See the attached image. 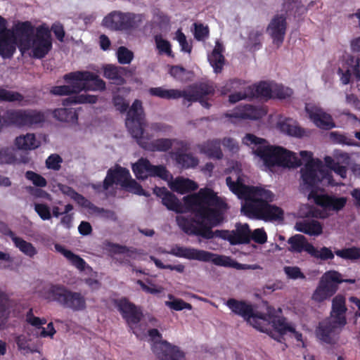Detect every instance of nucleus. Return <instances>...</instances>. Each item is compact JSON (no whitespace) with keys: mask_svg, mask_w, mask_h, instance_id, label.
<instances>
[{"mask_svg":"<svg viewBox=\"0 0 360 360\" xmlns=\"http://www.w3.org/2000/svg\"><path fill=\"white\" fill-rule=\"evenodd\" d=\"M226 185L230 191L245 202L241 207V212L253 219L265 221H276L283 218L281 208L269 204L274 198V193L265 188L247 186L238 178L236 181L231 176L226 179Z\"/></svg>","mask_w":360,"mask_h":360,"instance_id":"nucleus-1","label":"nucleus"},{"mask_svg":"<svg viewBox=\"0 0 360 360\" xmlns=\"http://www.w3.org/2000/svg\"><path fill=\"white\" fill-rule=\"evenodd\" d=\"M125 124L129 134L144 150L151 152H167L174 145L175 150H188L189 149L188 142L177 139L160 138L150 141V136H144L145 113L142 102L139 99H136L129 109Z\"/></svg>","mask_w":360,"mask_h":360,"instance_id":"nucleus-2","label":"nucleus"},{"mask_svg":"<svg viewBox=\"0 0 360 360\" xmlns=\"http://www.w3.org/2000/svg\"><path fill=\"white\" fill-rule=\"evenodd\" d=\"M266 141L254 134H248L243 139V143L248 146H257L255 153L259 157L264 165L268 167L281 166L285 167H297L302 165L301 160L295 153L281 146H263Z\"/></svg>","mask_w":360,"mask_h":360,"instance_id":"nucleus-3","label":"nucleus"},{"mask_svg":"<svg viewBox=\"0 0 360 360\" xmlns=\"http://www.w3.org/2000/svg\"><path fill=\"white\" fill-rule=\"evenodd\" d=\"M198 194L200 207L196 210V218L210 221L212 225L221 224L224 213L228 208L226 202L207 187L200 188Z\"/></svg>","mask_w":360,"mask_h":360,"instance_id":"nucleus-4","label":"nucleus"},{"mask_svg":"<svg viewBox=\"0 0 360 360\" xmlns=\"http://www.w3.org/2000/svg\"><path fill=\"white\" fill-rule=\"evenodd\" d=\"M169 254L178 257H182L190 260H198L204 262H212L214 264L225 267H237L241 269H257V265H247L238 264L228 256L220 255L203 250L193 248H186L176 245L172 247Z\"/></svg>","mask_w":360,"mask_h":360,"instance_id":"nucleus-5","label":"nucleus"},{"mask_svg":"<svg viewBox=\"0 0 360 360\" xmlns=\"http://www.w3.org/2000/svg\"><path fill=\"white\" fill-rule=\"evenodd\" d=\"M46 300L57 302L65 309L72 311H82L86 309V299L80 292L72 291L60 284L51 285L45 292Z\"/></svg>","mask_w":360,"mask_h":360,"instance_id":"nucleus-6","label":"nucleus"},{"mask_svg":"<svg viewBox=\"0 0 360 360\" xmlns=\"http://www.w3.org/2000/svg\"><path fill=\"white\" fill-rule=\"evenodd\" d=\"M301 177L304 184L311 190L318 188L320 185L323 186L338 185L333 179L331 172L326 169L319 160L307 162L304 167L301 169Z\"/></svg>","mask_w":360,"mask_h":360,"instance_id":"nucleus-7","label":"nucleus"},{"mask_svg":"<svg viewBox=\"0 0 360 360\" xmlns=\"http://www.w3.org/2000/svg\"><path fill=\"white\" fill-rule=\"evenodd\" d=\"M113 184L119 185L124 190L134 194L146 195L142 186L131 178L129 169L119 165L108 170L103 184V189L108 190Z\"/></svg>","mask_w":360,"mask_h":360,"instance_id":"nucleus-8","label":"nucleus"},{"mask_svg":"<svg viewBox=\"0 0 360 360\" xmlns=\"http://www.w3.org/2000/svg\"><path fill=\"white\" fill-rule=\"evenodd\" d=\"M342 283H354L352 278L342 279L340 273L336 271H326L321 277L319 284L312 295V299L321 302L332 297Z\"/></svg>","mask_w":360,"mask_h":360,"instance_id":"nucleus-9","label":"nucleus"},{"mask_svg":"<svg viewBox=\"0 0 360 360\" xmlns=\"http://www.w3.org/2000/svg\"><path fill=\"white\" fill-rule=\"evenodd\" d=\"M144 18L143 14L113 11L105 17V25L112 30L130 31L138 27Z\"/></svg>","mask_w":360,"mask_h":360,"instance_id":"nucleus-10","label":"nucleus"},{"mask_svg":"<svg viewBox=\"0 0 360 360\" xmlns=\"http://www.w3.org/2000/svg\"><path fill=\"white\" fill-rule=\"evenodd\" d=\"M45 120L44 112L32 109L8 110L4 116V120L8 124L19 127L41 124Z\"/></svg>","mask_w":360,"mask_h":360,"instance_id":"nucleus-11","label":"nucleus"},{"mask_svg":"<svg viewBox=\"0 0 360 360\" xmlns=\"http://www.w3.org/2000/svg\"><path fill=\"white\" fill-rule=\"evenodd\" d=\"M70 85H62L53 86L50 91L51 94L56 96H70L65 98L63 103L64 105L77 103H96L98 96L89 94H79L81 92L79 82L72 81Z\"/></svg>","mask_w":360,"mask_h":360,"instance_id":"nucleus-12","label":"nucleus"},{"mask_svg":"<svg viewBox=\"0 0 360 360\" xmlns=\"http://www.w3.org/2000/svg\"><path fill=\"white\" fill-rule=\"evenodd\" d=\"M53 42L51 30L46 24L36 27V32L31 41L32 56L34 58H44L52 49Z\"/></svg>","mask_w":360,"mask_h":360,"instance_id":"nucleus-13","label":"nucleus"},{"mask_svg":"<svg viewBox=\"0 0 360 360\" xmlns=\"http://www.w3.org/2000/svg\"><path fill=\"white\" fill-rule=\"evenodd\" d=\"M66 82L77 81L79 82L81 91H104L106 88L105 82L97 75L89 71H77L64 75Z\"/></svg>","mask_w":360,"mask_h":360,"instance_id":"nucleus-14","label":"nucleus"},{"mask_svg":"<svg viewBox=\"0 0 360 360\" xmlns=\"http://www.w3.org/2000/svg\"><path fill=\"white\" fill-rule=\"evenodd\" d=\"M226 306L233 313L243 317L255 328L262 332L265 330L259 323L262 313L255 312L252 304L247 303L245 301L230 298L226 302Z\"/></svg>","mask_w":360,"mask_h":360,"instance_id":"nucleus-15","label":"nucleus"},{"mask_svg":"<svg viewBox=\"0 0 360 360\" xmlns=\"http://www.w3.org/2000/svg\"><path fill=\"white\" fill-rule=\"evenodd\" d=\"M115 304L129 327L131 330H135L143 317L141 309L127 297L116 300Z\"/></svg>","mask_w":360,"mask_h":360,"instance_id":"nucleus-16","label":"nucleus"},{"mask_svg":"<svg viewBox=\"0 0 360 360\" xmlns=\"http://www.w3.org/2000/svg\"><path fill=\"white\" fill-rule=\"evenodd\" d=\"M132 170L139 179H146L148 176H158L167 179L168 171L164 165H153L146 158H141L132 165Z\"/></svg>","mask_w":360,"mask_h":360,"instance_id":"nucleus-17","label":"nucleus"},{"mask_svg":"<svg viewBox=\"0 0 360 360\" xmlns=\"http://www.w3.org/2000/svg\"><path fill=\"white\" fill-rule=\"evenodd\" d=\"M36 29L30 21L16 22L11 33L17 41L19 50L23 53L31 49V41Z\"/></svg>","mask_w":360,"mask_h":360,"instance_id":"nucleus-18","label":"nucleus"},{"mask_svg":"<svg viewBox=\"0 0 360 360\" xmlns=\"http://www.w3.org/2000/svg\"><path fill=\"white\" fill-rule=\"evenodd\" d=\"M151 349L159 360H186L184 352L166 340L154 342Z\"/></svg>","mask_w":360,"mask_h":360,"instance_id":"nucleus-19","label":"nucleus"},{"mask_svg":"<svg viewBox=\"0 0 360 360\" xmlns=\"http://www.w3.org/2000/svg\"><path fill=\"white\" fill-rule=\"evenodd\" d=\"M346 319L334 320L331 318L319 323L316 329V336L322 342L332 345L334 344L333 336L338 330H340L346 324Z\"/></svg>","mask_w":360,"mask_h":360,"instance_id":"nucleus-20","label":"nucleus"},{"mask_svg":"<svg viewBox=\"0 0 360 360\" xmlns=\"http://www.w3.org/2000/svg\"><path fill=\"white\" fill-rule=\"evenodd\" d=\"M215 89L212 84L200 83L191 86L189 91H184L183 98L190 102L198 101L205 108H210V104L205 98L207 96L214 95Z\"/></svg>","mask_w":360,"mask_h":360,"instance_id":"nucleus-21","label":"nucleus"},{"mask_svg":"<svg viewBox=\"0 0 360 360\" xmlns=\"http://www.w3.org/2000/svg\"><path fill=\"white\" fill-rule=\"evenodd\" d=\"M310 195L314 198L316 205L326 210L338 212L342 210L347 203L345 197L317 194L313 191L311 192Z\"/></svg>","mask_w":360,"mask_h":360,"instance_id":"nucleus-22","label":"nucleus"},{"mask_svg":"<svg viewBox=\"0 0 360 360\" xmlns=\"http://www.w3.org/2000/svg\"><path fill=\"white\" fill-rule=\"evenodd\" d=\"M286 28V18L283 15H275L267 27V32L277 47L281 46L284 41Z\"/></svg>","mask_w":360,"mask_h":360,"instance_id":"nucleus-23","label":"nucleus"},{"mask_svg":"<svg viewBox=\"0 0 360 360\" xmlns=\"http://www.w3.org/2000/svg\"><path fill=\"white\" fill-rule=\"evenodd\" d=\"M305 110L310 120L317 127L329 130L335 127L332 116L324 112L322 109L307 105Z\"/></svg>","mask_w":360,"mask_h":360,"instance_id":"nucleus-24","label":"nucleus"},{"mask_svg":"<svg viewBox=\"0 0 360 360\" xmlns=\"http://www.w3.org/2000/svg\"><path fill=\"white\" fill-rule=\"evenodd\" d=\"M188 218L184 216H177L176 222L179 228L189 236H198L201 237L205 219L199 218Z\"/></svg>","mask_w":360,"mask_h":360,"instance_id":"nucleus-25","label":"nucleus"},{"mask_svg":"<svg viewBox=\"0 0 360 360\" xmlns=\"http://www.w3.org/2000/svg\"><path fill=\"white\" fill-rule=\"evenodd\" d=\"M265 115V111L259 107L246 104L237 106L232 113L226 114L227 117L243 120H259Z\"/></svg>","mask_w":360,"mask_h":360,"instance_id":"nucleus-26","label":"nucleus"},{"mask_svg":"<svg viewBox=\"0 0 360 360\" xmlns=\"http://www.w3.org/2000/svg\"><path fill=\"white\" fill-rule=\"evenodd\" d=\"M17 41L10 30L0 32V56L4 58H11L16 50Z\"/></svg>","mask_w":360,"mask_h":360,"instance_id":"nucleus-27","label":"nucleus"},{"mask_svg":"<svg viewBox=\"0 0 360 360\" xmlns=\"http://www.w3.org/2000/svg\"><path fill=\"white\" fill-rule=\"evenodd\" d=\"M261 322L271 323L273 328L281 335H285L288 332H295V328L287 323L286 319L283 316H277L270 314H261Z\"/></svg>","mask_w":360,"mask_h":360,"instance_id":"nucleus-28","label":"nucleus"},{"mask_svg":"<svg viewBox=\"0 0 360 360\" xmlns=\"http://www.w3.org/2000/svg\"><path fill=\"white\" fill-rule=\"evenodd\" d=\"M290 247L288 250L292 253H301L303 251L308 254L314 252V246L308 242L305 236L301 234H295L288 240Z\"/></svg>","mask_w":360,"mask_h":360,"instance_id":"nucleus-29","label":"nucleus"},{"mask_svg":"<svg viewBox=\"0 0 360 360\" xmlns=\"http://www.w3.org/2000/svg\"><path fill=\"white\" fill-rule=\"evenodd\" d=\"M186 150L176 149L175 152L172 153V157L175 160L176 165L183 169L194 168L198 163L199 160L192 153H185Z\"/></svg>","mask_w":360,"mask_h":360,"instance_id":"nucleus-30","label":"nucleus"},{"mask_svg":"<svg viewBox=\"0 0 360 360\" xmlns=\"http://www.w3.org/2000/svg\"><path fill=\"white\" fill-rule=\"evenodd\" d=\"M251 240L250 229L248 224L237 226L231 233L229 241L231 245L248 244Z\"/></svg>","mask_w":360,"mask_h":360,"instance_id":"nucleus-31","label":"nucleus"},{"mask_svg":"<svg viewBox=\"0 0 360 360\" xmlns=\"http://www.w3.org/2000/svg\"><path fill=\"white\" fill-rule=\"evenodd\" d=\"M125 74L126 68L120 66L107 65L103 70L104 77L112 80L117 85H122L125 83L124 78Z\"/></svg>","mask_w":360,"mask_h":360,"instance_id":"nucleus-32","label":"nucleus"},{"mask_svg":"<svg viewBox=\"0 0 360 360\" xmlns=\"http://www.w3.org/2000/svg\"><path fill=\"white\" fill-rule=\"evenodd\" d=\"M220 146L221 140H209L200 146V150L209 158L220 160L223 157Z\"/></svg>","mask_w":360,"mask_h":360,"instance_id":"nucleus-33","label":"nucleus"},{"mask_svg":"<svg viewBox=\"0 0 360 360\" xmlns=\"http://www.w3.org/2000/svg\"><path fill=\"white\" fill-rule=\"evenodd\" d=\"M55 250L61 253L72 265L75 266L79 271H84L86 268V263L80 256L75 254L71 250L65 248L64 246L56 243L54 245Z\"/></svg>","mask_w":360,"mask_h":360,"instance_id":"nucleus-34","label":"nucleus"},{"mask_svg":"<svg viewBox=\"0 0 360 360\" xmlns=\"http://www.w3.org/2000/svg\"><path fill=\"white\" fill-rule=\"evenodd\" d=\"M53 117L59 122L69 124H77L78 114L74 108H60L53 110Z\"/></svg>","mask_w":360,"mask_h":360,"instance_id":"nucleus-35","label":"nucleus"},{"mask_svg":"<svg viewBox=\"0 0 360 360\" xmlns=\"http://www.w3.org/2000/svg\"><path fill=\"white\" fill-rule=\"evenodd\" d=\"M15 145L18 149L30 150L37 148L40 146V141L37 140L34 134L27 133L25 135L16 137Z\"/></svg>","mask_w":360,"mask_h":360,"instance_id":"nucleus-36","label":"nucleus"},{"mask_svg":"<svg viewBox=\"0 0 360 360\" xmlns=\"http://www.w3.org/2000/svg\"><path fill=\"white\" fill-rule=\"evenodd\" d=\"M296 229L300 232L309 236H319L323 232L321 224L314 219L297 223Z\"/></svg>","mask_w":360,"mask_h":360,"instance_id":"nucleus-37","label":"nucleus"},{"mask_svg":"<svg viewBox=\"0 0 360 360\" xmlns=\"http://www.w3.org/2000/svg\"><path fill=\"white\" fill-rule=\"evenodd\" d=\"M220 224L212 225L210 221H205V225L201 233V237L205 239H212L214 238H220L229 240L231 237V233L227 230H216L213 231V227L219 226Z\"/></svg>","mask_w":360,"mask_h":360,"instance_id":"nucleus-38","label":"nucleus"},{"mask_svg":"<svg viewBox=\"0 0 360 360\" xmlns=\"http://www.w3.org/2000/svg\"><path fill=\"white\" fill-rule=\"evenodd\" d=\"M250 96L264 98H272L273 86L266 82H260L258 84L248 87Z\"/></svg>","mask_w":360,"mask_h":360,"instance_id":"nucleus-39","label":"nucleus"},{"mask_svg":"<svg viewBox=\"0 0 360 360\" xmlns=\"http://www.w3.org/2000/svg\"><path fill=\"white\" fill-rule=\"evenodd\" d=\"M11 307L8 295L0 289V328L4 327L8 321Z\"/></svg>","mask_w":360,"mask_h":360,"instance_id":"nucleus-40","label":"nucleus"},{"mask_svg":"<svg viewBox=\"0 0 360 360\" xmlns=\"http://www.w3.org/2000/svg\"><path fill=\"white\" fill-rule=\"evenodd\" d=\"M148 93L152 96L165 99H174L183 97L184 91L177 89H165L162 87H151L148 89Z\"/></svg>","mask_w":360,"mask_h":360,"instance_id":"nucleus-41","label":"nucleus"},{"mask_svg":"<svg viewBox=\"0 0 360 360\" xmlns=\"http://www.w3.org/2000/svg\"><path fill=\"white\" fill-rule=\"evenodd\" d=\"M347 308L345 307V298L344 296L338 295L333 299L332 302V311L331 319L334 320H339V319H346L345 314Z\"/></svg>","mask_w":360,"mask_h":360,"instance_id":"nucleus-42","label":"nucleus"},{"mask_svg":"<svg viewBox=\"0 0 360 360\" xmlns=\"http://www.w3.org/2000/svg\"><path fill=\"white\" fill-rule=\"evenodd\" d=\"M329 137L330 141L335 144L360 147V143L355 141L352 136L347 135V134L334 131L330 132Z\"/></svg>","mask_w":360,"mask_h":360,"instance_id":"nucleus-43","label":"nucleus"},{"mask_svg":"<svg viewBox=\"0 0 360 360\" xmlns=\"http://www.w3.org/2000/svg\"><path fill=\"white\" fill-rule=\"evenodd\" d=\"M198 188L197 184L189 179H176L172 184L171 188L181 194L193 191Z\"/></svg>","mask_w":360,"mask_h":360,"instance_id":"nucleus-44","label":"nucleus"},{"mask_svg":"<svg viewBox=\"0 0 360 360\" xmlns=\"http://www.w3.org/2000/svg\"><path fill=\"white\" fill-rule=\"evenodd\" d=\"M278 128L281 131L296 137H302L304 133V131L301 127L292 124L291 120L280 122L278 123Z\"/></svg>","mask_w":360,"mask_h":360,"instance_id":"nucleus-45","label":"nucleus"},{"mask_svg":"<svg viewBox=\"0 0 360 360\" xmlns=\"http://www.w3.org/2000/svg\"><path fill=\"white\" fill-rule=\"evenodd\" d=\"M162 203L169 210L176 213L184 212V205L172 192L162 198Z\"/></svg>","mask_w":360,"mask_h":360,"instance_id":"nucleus-46","label":"nucleus"},{"mask_svg":"<svg viewBox=\"0 0 360 360\" xmlns=\"http://www.w3.org/2000/svg\"><path fill=\"white\" fill-rule=\"evenodd\" d=\"M104 249L111 254H126L129 257H131L132 254L136 252V250H131L126 245H120L117 243H113L110 241H105L103 243Z\"/></svg>","mask_w":360,"mask_h":360,"instance_id":"nucleus-47","label":"nucleus"},{"mask_svg":"<svg viewBox=\"0 0 360 360\" xmlns=\"http://www.w3.org/2000/svg\"><path fill=\"white\" fill-rule=\"evenodd\" d=\"M13 242L16 248H18L25 255L33 257L37 251L31 243L27 242L20 237L13 238Z\"/></svg>","mask_w":360,"mask_h":360,"instance_id":"nucleus-48","label":"nucleus"},{"mask_svg":"<svg viewBox=\"0 0 360 360\" xmlns=\"http://www.w3.org/2000/svg\"><path fill=\"white\" fill-rule=\"evenodd\" d=\"M335 254L345 259L357 260L360 259V248L351 247L335 251Z\"/></svg>","mask_w":360,"mask_h":360,"instance_id":"nucleus-49","label":"nucleus"},{"mask_svg":"<svg viewBox=\"0 0 360 360\" xmlns=\"http://www.w3.org/2000/svg\"><path fill=\"white\" fill-rule=\"evenodd\" d=\"M208 60L215 73H220L223 69L225 58L223 54H215L214 52L208 56Z\"/></svg>","mask_w":360,"mask_h":360,"instance_id":"nucleus-50","label":"nucleus"},{"mask_svg":"<svg viewBox=\"0 0 360 360\" xmlns=\"http://www.w3.org/2000/svg\"><path fill=\"white\" fill-rule=\"evenodd\" d=\"M23 99V96L18 92L11 91L0 88V101L21 102Z\"/></svg>","mask_w":360,"mask_h":360,"instance_id":"nucleus-51","label":"nucleus"},{"mask_svg":"<svg viewBox=\"0 0 360 360\" xmlns=\"http://www.w3.org/2000/svg\"><path fill=\"white\" fill-rule=\"evenodd\" d=\"M262 31L252 30L248 35V44L250 46V50L255 51L262 47L261 37L262 36Z\"/></svg>","mask_w":360,"mask_h":360,"instance_id":"nucleus-52","label":"nucleus"},{"mask_svg":"<svg viewBox=\"0 0 360 360\" xmlns=\"http://www.w3.org/2000/svg\"><path fill=\"white\" fill-rule=\"evenodd\" d=\"M245 82L239 79H233L229 80L223 86L219 89L221 95L225 96L233 90L240 89Z\"/></svg>","mask_w":360,"mask_h":360,"instance_id":"nucleus-53","label":"nucleus"},{"mask_svg":"<svg viewBox=\"0 0 360 360\" xmlns=\"http://www.w3.org/2000/svg\"><path fill=\"white\" fill-rule=\"evenodd\" d=\"M292 94V90L289 87H285L283 85L278 84L273 86L272 98L285 99L290 97Z\"/></svg>","mask_w":360,"mask_h":360,"instance_id":"nucleus-54","label":"nucleus"},{"mask_svg":"<svg viewBox=\"0 0 360 360\" xmlns=\"http://www.w3.org/2000/svg\"><path fill=\"white\" fill-rule=\"evenodd\" d=\"M184 205L188 210H192L196 217V210L200 207V201L198 193L184 198Z\"/></svg>","mask_w":360,"mask_h":360,"instance_id":"nucleus-55","label":"nucleus"},{"mask_svg":"<svg viewBox=\"0 0 360 360\" xmlns=\"http://www.w3.org/2000/svg\"><path fill=\"white\" fill-rule=\"evenodd\" d=\"M155 41L157 49L160 53H164L168 56H172L171 44L169 41L162 39L161 36L158 35L155 37Z\"/></svg>","mask_w":360,"mask_h":360,"instance_id":"nucleus-56","label":"nucleus"},{"mask_svg":"<svg viewBox=\"0 0 360 360\" xmlns=\"http://www.w3.org/2000/svg\"><path fill=\"white\" fill-rule=\"evenodd\" d=\"M310 255L314 258L320 259L323 261L333 259L334 258V253L329 248L327 247H323L320 249V250H318L314 247V252L310 254Z\"/></svg>","mask_w":360,"mask_h":360,"instance_id":"nucleus-57","label":"nucleus"},{"mask_svg":"<svg viewBox=\"0 0 360 360\" xmlns=\"http://www.w3.org/2000/svg\"><path fill=\"white\" fill-rule=\"evenodd\" d=\"M118 62L120 64H129L133 59L134 54L127 48L120 46L117 52Z\"/></svg>","mask_w":360,"mask_h":360,"instance_id":"nucleus-58","label":"nucleus"},{"mask_svg":"<svg viewBox=\"0 0 360 360\" xmlns=\"http://www.w3.org/2000/svg\"><path fill=\"white\" fill-rule=\"evenodd\" d=\"M25 177L28 180L31 181L33 184L37 187H45L47 185L46 179L34 172H26Z\"/></svg>","mask_w":360,"mask_h":360,"instance_id":"nucleus-59","label":"nucleus"},{"mask_svg":"<svg viewBox=\"0 0 360 360\" xmlns=\"http://www.w3.org/2000/svg\"><path fill=\"white\" fill-rule=\"evenodd\" d=\"M194 37L198 41L205 40L210 34L209 27L201 23H194Z\"/></svg>","mask_w":360,"mask_h":360,"instance_id":"nucleus-60","label":"nucleus"},{"mask_svg":"<svg viewBox=\"0 0 360 360\" xmlns=\"http://www.w3.org/2000/svg\"><path fill=\"white\" fill-rule=\"evenodd\" d=\"M165 305L175 311H181L183 309H192V305L184 302L181 299H175L173 301H166Z\"/></svg>","mask_w":360,"mask_h":360,"instance_id":"nucleus-61","label":"nucleus"},{"mask_svg":"<svg viewBox=\"0 0 360 360\" xmlns=\"http://www.w3.org/2000/svg\"><path fill=\"white\" fill-rule=\"evenodd\" d=\"M26 321L39 329H41V326L46 323L45 319H40L34 316L33 309L32 308L30 309L26 314Z\"/></svg>","mask_w":360,"mask_h":360,"instance_id":"nucleus-62","label":"nucleus"},{"mask_svg":"<svg viewBox=\"0 0 360 360\" xmlns=\"http://www.w3.org/2000/svg\"><path fill=\"white\" fill-rule=\"evenodd\" d=\"M34 210L43 220H49L51 218V214L49 207L43 203H37L34 205Z\"/></svg>","mask_w":360,"mask_h":360,"instance_id":"nucleus-63","label":"nucleus"},{"mask_svg":"<svg viewBox=\"0 0 360 360\" xmlns=\"http://www.w3.org/2000/svg\"><path fill=\"white\" fill-rule=\"evenodd\" d=\"M112 103L116 110L123 113L129 108V103L120 95H115L112 98Z\"/></svg>","mask_w":360,"mask_h":360,"instance_id":"nucleus-64","label":"nucleus"}]
</instances>
